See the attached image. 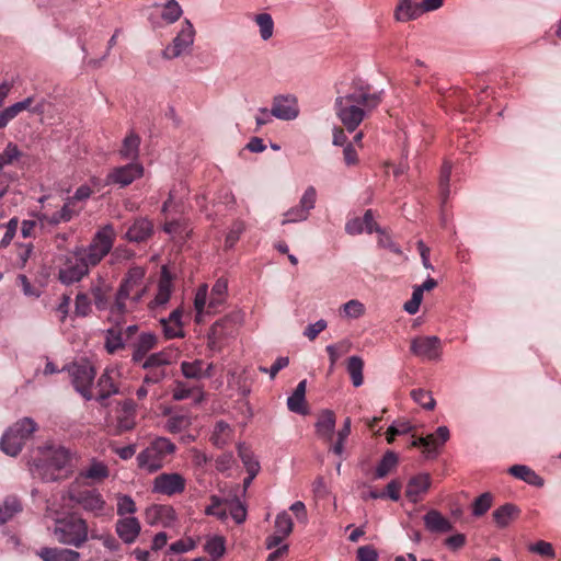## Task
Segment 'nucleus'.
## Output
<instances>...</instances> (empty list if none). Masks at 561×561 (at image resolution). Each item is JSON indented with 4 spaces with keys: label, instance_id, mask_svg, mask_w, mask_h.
<instances>
[{
    "label": "nucleus",
    "instance_id": "1",
    "mask_svg": "<svg viewBox=\"0 0 561 561\" xmlns=\"http://www.w3.org/2000/svg\"><path fill=\"white\" fill-rule=\"evenodd\" d=\"M380 102V92H371L368 87H358L336 98L335 113L345 128L354 131Z\"/></svg>",
    "mask_w": 561,
    "mask_h": 561
},
{
    "label": "nucleus",
    "instance_id": "2",
    "mask_svg": "<svg viewBox=\"0 0 561 561\" xmlns=\"http://www.w3.org/2000/svg\"><path fill=\"white\" fill-rule=\"evenodd\" d=\"M71 451L55 444H46L33 450L28 461L32 474L44 481H57L71 472Z\"/></svg>",
    "mask_w": 561,
    "mask_h": 561
},
{
    "label": "nucleus",
    "instance_id": "3",
    "mask_svg": "<svg viewBox=\"0 0 561 561\" xmlns=\"http://www.w3.org/2000/svg\"><path fill=\"white\" fill-rule=\"evenodd\" d=\"M145 275L146 270L141 266H133L127 271L115 295L112 314L124 316L133 311L142 300L147 294Z\"/></svg>",
    "mask_w": 561,
    "mask_h": 561
},
{
    "label": "nucleus",
    "instance_id": "4",
    "mask_svg": "<svg viewBox=\"0 0 561 561\" xmlns=\"http://www.w3.org/2000/svg\"><path fill=\"white\" fill-rule=\"evenodd\" d=\"M53 535L61 545L80 548L88 541L89 527L85 519L71 514L56 519Z\"/></svg>",
    "mask_w": 561,
    "mask_h": 561
},
{
    "label": "nucleus",
    "instance_id": "5",
    "mask_svg": "<svg viewBox=\"0 0 561 561\" xmlns=\"http://www.w3.org/2000/svg\"><path fill=\"white\" fill-rule=\"evenodd\" d=\"M116 232L112 224L100 227L87 247H77L76 253L84 256L93 267L96 266L112 250Z\"/></svg>",
    "mask_w": 561,
    "mask_h": 561
},
{
    "label": "nucleus",
    "instance_id": "6",
    "mask_svg": "<svg viewBox=\"0 0 561 561\" xmlns=\"http://www.w3.org/2000/svg\"><path fill=\"white\" fill-rule=\"evenodd\" d=\"M175 449L169 438L157 437L137 455V466L148 473H154L163 467L165 458L173 455Z\"/></svg>",
    "mask_w": 561,
    "mask_h": 561
},
{
    "label": "nucleus",
    "instance_id": "7",
    "mask_svg": "<svg viewBox=\"0 0 561 561\" xmlns=\"http://www.w3.org/2000/svg\"><path fill=\"white\" fill-rule=\"evenodd\" d=\"M36 430L37 424L33 419L23 417L19 420L2 435L0 440L1 450L11 457H15Z\"/></svg>",
    "mask_w": 561,
    "mask_h": 561
},
{
    "label": "nucleus",
    "instance_id": "8",
    "mask_svg": "<svg viewBox=\"0 0 561 561\" xmlns=\"http://www.w3.org/2000/svg\"><path fill=\"white\" fill-rule=\"evenodd\" d=\"M68 497L72 503L95 517H100L105 514L106 502L102 494L95 489L80 491L71 488L68 491Z\"/></svg>",
    "mask_w": 561,
    "mask_h": 561
},
{
    "label": "nucleus",
    "instance_id": "9",
    "mask_svg": "<svg viewBox=\"0 0 561 561\" xmlns=\"http://www.w3.org/2000/svg\"><path fill=\"white\" fill-rule=\"evenodd\" d=\"M91 267L93 266L87 262L83 255L76 253L75 248L59 268L58 278L65 285H72L87 276Z\"/></svg>",
    "mask_w": 561,
    "mask_h": 561
},
{
    "label": "nucleus",
    "instance_id": "10",
    "mask_svg": "<svg viewBox=\"0 0 561 561\" xmlns=\"http://www.w3.org/2000/svg\"><path fill=\"white\" fill-rule=\"evenodd\" d=\"M194 39L195 28L188 20H185L172 43L162 50V57L171 60L190 53L194 44Z\"/></svg>",
    "mask_w": 561,
    "mask_h": 561
},
{
    "label": "nucleus",
    "instance_id": "11",
    "mask_svg": "<svg viewBox=\"0 0 561 561\" xmlns=\"http://www.w3.org/2000/svg\"><path fill=\"white\" fill-rule=\"evenodd\" d=\"M76 390L85 399L93 398L91 387L95 378V369L90 363L75 364L69 368Z\"/></svg>",
    "mask_w": 561,
    "mask_h": 561
},
{
    "label": "nucleus",
    "instance_id": "12",
    "mask_svg": "<svg viewBox=\"0 0 561 561\" xmlns=\"http://www.w3.org/2000/svg\"><path fill=\"white\" fill-rule=\"evenodd\" d=\"M185 478L176 472L161 473L152 481V493L172 496L180 494L185 490Z\"/></svg>",
    "mask_w": 561,
    "mask_h": 561
},
{
    "label": "nucleus",
    "instance_id": "13",
    "mask_svg": "<svg viewBox=\"0 0 561 561\" xmlns=\"http://www.w3.org/2000/svg\"><path fill=\"white\" fill-rule=\"evenodd\" d=\"M145 169L140 162H131L111 170V172L106 175V183L116 184L119 187H126L134 181L142 178Z\"/></svg>",
    "mask_w": 561,
    "mask_h": 561
},
{
    "label": "nucleus",
    "instance_id": "14",
    "mask_svg": "<svg viewBox=\"0 0 561 561\" xmlns=\"http://www.w3.org/2000/svg\"><path fill=\"white\" fill-rule=\"evenodd\" d=\"M145 520L150 526L173 527L178 515L171 505L152 504L145 511Z\"/></svg>",
    "mask_w": 561,
    "mask_h": 561
},
{
    "label": "nucleus",
    "instance_id": "15",
    "mask_svg": "<svg viewBox=\"0 0 561 561\" xmlns=\"http://www.w3.org/2000/svg\"><path fill=\"white\" fill-rule=\"evenodd\" d=\"M411 352L426 360H437L440 358L442 346L437 336H420L411 341Z\"/></svg>",
    "mask_w": 561,
    "mask_h": 561
},
{
    "label": "nucleus",
    "instance_id": "16",
    "mask_svg": "<svg viewBox=\"0 0 561 561\" xmlns=\"http://www.w3.org/2000/svg\"><path fill=\"white\" fill-rule=\"evenodd\" d=\"M272 115L282 121H293L299 115L298 100L293 94H280L273 99Z\"/></svg>",
    "mask_w": 561,
    "mask_h": 561
},
{
    "label": "nucleus",
    "instance_id": "17",
    "mask_svg": "<svg viewBox=\"0 0 561 561\" xmlns=\"http://www.w3.org/2000/svg\"><path fill=\"white\" fill-rule=\"evenodd\" d=\"M108 426H113V433L116 435L134 430L136 426V407L134 402L126 400L119 403L116 409L115 423L108 424Z\"/></svg>",
    "mask_w": 561,
    "mask_h": 561
},
{
    "label": "nucleus",
    "instance_id": "18",
    "mask_svg": "<svg viewBox=\"0 0 561 561\" xmlns=\"http://www.w3.org/2000/svg\"><path fill=\"white\" fill-rule=\"evenodd\" d=\"M431 484L432 479L428 473H419L408 481L405 496L411 503H417L427 493Z\"/></svg>",
    "mask_w": 561,
    "mask_h": 561
},
{
    "label": "nucleus",
    "instance_id": "19",
    "mask_svg": "<svg viewBox=\"0 0 561 561\" xmlns=\"http://www.w3.org/2000/svg\"><path fill=\"white\" fill-rule=\"evenodd\" d=\"M117 536L127 545L134 543L141 531V525L135 516L121 517L115 525Z\"/></svg>",
    "mask_w": 561,
    "mask_h": 561
},
{
    "label": "nucleus",
    "instance_id": "20",
    "mask_svg": "<svg viewBox=\"0 0 561 561\" xmlns=\"http://www.w3.org/2000/svg\"><path fill=\"white\" fill-rule=\"evenodd\" d=\"M153 232V224L151 220L145 217H140L134 220L128 230L125 233V238L129 242H144L148 240Z\"/></svg>",
    "mask_w": 561,
    "mask_h": 561
},
{
    "label": "nucleus",
    "instance_id": "21",
    "mask_svg": "<svg viewBox=\"0 0 561 561\" xmlns=\"http://www.w3.org/2000/svg\"><path fill=\"white\" fill-rule=\"evenodd\" d=\"M163 334L167 339H176L184 336L182 311L180 309L173 310L168 318L160 320Z\"/></svg>",
    "mask_w": 561,
    "mask_h": 561
},
{
    "label": "nucleus",
    "instance_id": "22",
    "mask_svg": "<svg viewBox=\"0 0 561 561\" xmlns=\"http://www.w3.org/2000/svg\"><path fill=\"white\" fill-rule=\"evenodd\" d=\"M37 556L43 561H79L80 553L76 550L66 549V548H49L44 547L38 552Z\"/></svg>",
    "mask_w": 561,
    "mask_h": 561
},
{
    "label": "nucleus",
    "instance_id": "23",
    "mask_svg": "<svg viewBox=\"0 0 561 561\" xmlns=\"http://www.w3.org/2000/svg\"><path fill=\"white\" fill-rule=\"evenodd\" d=\"M115 374L116 371L114 369H105V371L101 375L98 381V401L103 402L111 396L117 394L119 392L118 386L114 379Z\"/></svg>",
    "mask_w": 561,
    "mask_h": 561
},
{
    "label": "nucleus",
    "instance_id": "24",
    "mask_svg": "<svg viewBox=\"0 0 561 561\" xmlns=\"http://www.w3.org/2000/svg\"><path fill=\"white\" fill-rule=\"evenodd\" d=\"M423 520L425 528L431 533H448L453 529L450 520L436 510L428 511Z\"/></svg>",
    "mask_w": 561,
    "mask_h": 561
},
{
    "label": "nucleus",
    "instance_id": "25",
    "mask_svg": "<svg viewBox=\"0 0 561 561\" xmlns=\"http://www.w3.org/2000/svg\"><path fill=\"white\" fill-rule=\"evenodd\" d=\"M335 428V415L331 410L322 411L316 422L317 435L325 442H331Z\"/></svg>",
    "mask_w": 561,
    "mask_h": 561
},
{
    "label": "nucleus",
    "instance_id": "26",
    "mask_svg": "<svg viewBox=\"0 0 561 561\" xmlns=\"http://www.w3.org/2000/svg\"><path fill=\"white\" fill-rule=\"evenodd\" d=\"M157 343L158 337L156 334L150 332L141 333L137 342L134 344L133 360L135 363H140L147 353L156 347Z\"/></svg>",
    "mask_w": 561,
    "mask_h": 561
},
{
    "label": "nucleus",
    "instance_id": "27",
    "mask_svg": "<svg viewBox=\"0 0 561 561\" xmlns=\"http://www.w3.org/2000/svg\"><path fill=\"white\" fill-rule=\"evenodd\" d=\"M174 358V353L171 350H162L160 352L153 353L149 356H145V358L139 363L144 369H156L161 370L160 368L170 365Z\"/></svg>",
    "mask_w": 561,
    "mask_h": 561
},
{
    "label": "nucleus",
    "instance_id": "28",
    "mask_svg": "<svg viewBox=\"0 0 561 561\" xmlns=\"http://www.w3.org/2000/svg\"><path fill=\"white\" fill-rule=\"evenodd\" d=\"M422 14L420 2H413L412 0H399L394 11V18L399 22L414 20Z\"/></svg>",
    "mask_w": 561,
    "mask_h": 561
},
{
    "label": "nucleus",
    "instance_id": "29",
    "mask_svg": "<svg viewBox=\"0 0 561 561\" xmlns=\"http://www.w3.org/2000/svg\"><path fill=\"white\" fill-rule=\"evenodd\" d=\"M307 380H301L291 396L287 399L288 410L298 414H307L306 405Z\"/></svg>",
    "mask_w": 561,
    "mask_h": 561
},
{
    "label": "nucleus",
    "instance_id": "30",
    "mask_svg": "<svg viewBox=\"0 0 561 561\" xmlns=\"http://www.w3.org/2000/svg\"><path fill=\"white\" fill-rule=\"evenodd\" d=\"M172 283L171 278L167 275V270L163 267L162 276L158 284V291L153 300L149 304L150 309L164 306L171 297Z\"/></svg>",
    "mask_w": 561,
    "mask_h": 561
},
{
    "label": "nucleus",
    "instance_id": "31",
    "mask_svg": "<svg viewBox=\"0 0 561 561\" xmlns=\"http://www.w3.org/2000/svg\"><path fill=\"white\" fill-rule=\"evenodd\" d=\"M228 291L227 280L218 279L210 291L209 301L207 305V313L216 312L217 309L225 302Z\"/></svg>",
    "mask_w": 561,
    "mask_h": 561
},
{
    "label": "nucleus",
    "instance_id": "32",
    "mask_svg": "<svg viewBox=\"0 0 561 561\" xmlns=\"http://www.w3.org/2000/svg\"><path fill=\"white\" fill-rule=\"evenodd\" d=\"M519 510L514 504L507 503L497 507L493 512V518L500 528L507 527L514 519L517 518Z\"/></svg>",
    "mask_w": 561,
    "mask_h": 561
},
{
    "label": "nucleus",
    "instance_id": "33",
    "mask_svg": "<svg viewBox=\"0 0 561 561\" xmlns=\"http://www.w3.org/2000/svg\"><path fill=\"white\" fill-rule=\"evenodd\" d=\"M424 439H427L424 451L427 455H436L438 449L449 439V430L447 426H439L435 434H430Z\"/></svg>",
    "mask_w": 561,
    "mask_h": 561
},
{
    "label": "nucleus",
    "instance_id": "34",
    "mask_svg": "<svg viewBox=\"0 0 561 561\" xmlns=\"http://www.w3.org/2000/svg\"><path fill=\"white\" fill-rule=\"evenodd\" d=\"M233 437V430L231 426L224 422L218 421L214 427V432L210 436V442L218 448H222L228 445Z\"/></svg>",
    "mask_w": 561,
    "mask_h": 561
},
{
    "label": "nucleus",
    "instance_id": "35",
    "mask_svg": "<svg viewBox=\"0 0 561 561\" xmlns=\"http://www.w3.org/2000/svg\"><path fill=\"white\" fill-rule=\"evenodd\" d=\"M22 512L21 501L15 496H8L0 504V525L11 520L15 515Z\"/></svg>",
    "mask_w": 561,
    "mask_h": 561
},
{
    "label": "nucleus",
    "instance_id": "36",
    "mask_svg": "<svg viewBox=\"0 0 561 561\" xmlns=\"http://www.w3.org/2000/svg\"><path fill=\"white\" fill-rule=\"evenodd\" d=\"M366 312L365 305L358 299H351L343 304L339 309V314L345 320H356L362 318Z\"/></svg>",
    "mask_w": 561,
    "mask_h": 561
},
{
    "label": "nucleus",
    "instance_id": "37",
    "mask_svg": "<svg viewBox=\"0 0 561 561\" xmlns=\"http://www.w3.org/2000/svg\"><path fill=\"white\" fill-rule=\"evenodd\" d=\"M510 473L531 485L542 486L543 480L530 468L524 465H515L510 468Z\"/></svg>",
    "mask_w": 561,
    "mask_h": 561
},
{
    "label": "nucleus",
    "instance_id": "38",
    "mask_svg": "<svg viewBox=\"0 0 561 561\" xmlns=\"http://www.w3.org/2000/svg\"><path fill=\"white\" fill-rule=\"evenodd\" d=\"M255 24L259 27L260 37L266 42L274 35V21L270 13H259L253 18Z\"/></svg>",
    "mask_w": 561,
    "mask_h": 561
},
{
    "label": "nucleus",
    "instance_id": "39",
    "mask_svg": "<svg viewBox=\"0 0 561 561\" xmlns=\"http://www.w3.org/2000/svg\"><path fill=\"white\" fill-rule=\"evenodd\" d=\"M238 454L250 474V479H253L260 471V463L255 456L250 448L243 444L238 445Z\"/></svg>",
    "mask_w": 561,
    "mask_h": 561
},
{
    "label": "nucleus",
    "instance_id": "40",
    "mask_svg": "<svg viewBox=\"0 0 561 561\" xmlns=\"http://www.w3.org/2000/svg\"><path fill=\"white\" fill-rule=\"evenodd\" d=\"M110 474L107 466L99 461L96 459H93L89 467L81 473V476L85 479H90L93 481H102L106 479Z\"/></svg>",
    "mask_w": 561,
    "mask_h": 561
},
{
    "label": "nucleus",
    "instance_id": "41",
    "mask_svg": "<svg viewBox=\"0 0 561 561\" xmlns=\"http://www.w3.org/2000/svg\"><path fill=\"white\" fill-rule=\"evenodd\" d=\"M398 465V456L394 451L388 450L382 456L381 460L377 465L375 477L377 479L385 478L390 471H392Z\"/></svg>",
    "mask_w": 561,
    "mask_h": 561
},
{
    "label": "nucleus",
    "instance_id": "42",
    "mask_svg": "<svg viewBox=\"0 0 561 561\" xmlns=\"http://www.w3.org/2000/svg\"><path fill=\"white\" fill-rule=\"evenodd\" d=\"M364 362L359 356H351L347 360V373L350 374L354 387H359L364 382L363 377Z\"/></svg>",
    "mask_w": 561,
    "mask_h": 561
},
{
    "label": "nucleus",
    "instance_id": "43",
    "mask_svg": "<svg viewBox=\"0 0 561 561\" xmlns=\"http://www.w3.org/2000/svg\"><path fill=\"white\" fill-rule=\"evenodd\" d=\"M181 373L187 379L199 380L204 378V362L202 359H195L193 362H182Z\"/></svg>",
    "mask_w": 561,
    "mask_h": 561
},
{
    "label": "nucleus",
    "instance_id": "44",
    "mask_svg": "<svg viewBox=\"0 0 561 561\" xmlns=\"http://www.w3.org/2000/svg\"><path fill=\"white\" fill-rule=\"evenodd\" d=\"M211 504L206 507L205 514L216 516L220 520H226L229 515L228 500H221L217 496H211Z\"/></svg>",
    "mask_w": 561,
    "mask_h": 561
},
{
    "label": "nucleus",
    "instance_id": "45",
    "mask_svg": "<svg viewBox=\"0 0 561 561\" xmlns=\"http://www.w3.org/2000/svg\"><path fill=\"white\" fill-rule=\"evenodd\" d=\"M140 139L137 135L130 134L128 135L124 141L123 146L119 150V154L123 159H135L139 152Z\"/></svg>",
    "mask_w": 561,
    "mask_h": 561
},
{
    "label": "nucleus",
    "instance_id": "46",
    "mask_svg": "<svg viewBox=\"0 0 561 561\" xmlns=\"http://www.w3.org/2000/svg\"><path fill=\"white\" fill-rule=\"evenodd\" d=\"M205 551L214 559L221 558L226 552V540L222 536L209 537L205 543Z\"/></svg>",
    "mask_w": 561,
    "mask_h": 561
},
{
    "label": "nucleus",
    "instance_id": "47",
    "mask_svg": "<svg viewBox=\"0 0 561 561\" xmlns=\"http://www.w3.org/2000/svg\"><path fill=\"white\" fill-rule=\"evenodd\" d=\"M183 11L181 5L175 0H168L162 8L161 18L167 24L176 22Z\"/></svg>",
    "mask_w": 561,
    "mask_h": 561
},
{
    "label": "nucleus",
    "instance_id": "48",
    "mask_svg": "<svg viewBox=\"0 0 561 561\" xmlns=\"http://www.w3.org/2000/svg\"><path fill=\"white\" fill-rule=\"evenodd\" d=\"M21 156L22 152L19 147L13 142H9L0 153V171L5 167L13 164L21 158Z\"/></svg>",
    "mask_w": 561,
    "mask_h": 561
},
{
    "label": "nucleus",
    "instance_id": "49",
    "mask_svg": "<svg viewBox=\"0 0 561 561\" xmlns=\"http://www.w3.org/2000/svg\"><path fill=\"white\" fill-rule=\"evenodd\" d=\"M116 500L118 516L127 517L126 515L133 516L136 513L137 506L130 495L117 494Z\"/></svg>",
    "mask_w": 561,
    "mask_h": 561
},
{
    "label": "nucleus",
    "instance_id": "50",
    "mask_svg": "<svg viewBox=\"0 0 561 561\" xmlns=\"http://www.w3.org/2000/svg\"><path fill=\"white\" fill-rule=\"evenodd\" d=\"M192 424L191 417L186 414H176L169 417L167 421V430L170 433H179L186 430Z\"/></svg>",
    "mask_w": 561,
    "mask_h": 561
},
{
    "label": "nucleus",
    "instance_id": "51",
    "mask_svg": "<svg viewBox=\"0 0 561 561\" xmlns=\"http://www.w3.org/2000/svg\"><path fill=\"white\" fill-rule=\"evenodd\" d=\"M294 523L291 517L286 511H283L276 515L275 518V531L283 536H289L293 531Z\"/></svg>",
    "mask_w": 561,
    "mask_h": 561
},
{
    "label": "nucleus",
    "instance_id": "52",
    "mask_svg": "<svg viewBox=\"0 0 561 561\" xmlns=\"http://www.w3.org/2000/svg\"><path fill=\"white\" fill-rule=\"evenodd\" d=\"M207 293H208L207 285H202L196 291L195 299H194V307L196 310V321L197 322L202 321L203 313L205 311L207 312V309H206Z\"/></svg>",
    "mask_w": 561,
    "mask_h": 561
},
{
    "label": "nucleus",
    "instance_id": "53",
    "mask_svg": "<svg viewBox=\"0 0 561 561\" xmlns=\"http://www.w3.org/2000/svg\"><path fill=\"white\" fill-rule=\"evenodd\" d=\"M413 400L426 410H433L436 405V401L432 393L424 389H414L411 392Z\"/></svg>",
    "mask_w": 561,
    "mask_h": 561
},
{
    "label": "nucleus",
    "instance_id": "54",
    "mask_svg": "<svg viewBox=\"0 0 561 561\" xmlns=\"http://www.w3.org/2000/svg\"><path fill=\"white\" fill-rule=\"evenodd\" d=\"M492 500L493 499L490 493H482L472 504V514L477 517L485 514L492 506Z\"/></svg>",
    "mask_w": 561,
    "mask_h": 561
},
{
    "label": "nucleus",
    "instance_id": "55",
    "mask_svg": "<svg viewBox=\"0 0 561 561\" xmlns=\"http://www.w3.org/2000/svg\"><path fill=\"white\" fill-rule=\"evenodd\" d=\"M308 217L309 215L306 211V208H302L301 206L298 205L296 207L290 208L284 214L282 225L301 222L307 220Z\"/></svg>",
    "mask_w": 561,
    "mask_h": 561
},
{
    "label": "nucleus",
    "instance_id": "56",
    "mask_svg": "<svg viewBox=\"0 0 561 561\" xmlns=\"http://www.w3.org/2000/svg\"><path fill=\"white\" fill-rule=\"evenodd\" d=\"M91 312V300L87 294L79 293L75 299V314L87 317Z\"/></svg>",
    "mask_w": 561,
    "mask_h": 561
},
{
    "label": "nucleus",
    "instance_id": "57",
    "mask_svg": "<svg viewBox=\"0 0 561 561\" xmlns=\"http://www.w3.org/2000/svg\"><path fill=\"white\" fill-rule=\"evenodd\" d=\"M229 515L233 518L237 524H241L247 518V510L240 501H229Z\"/></svg>",
    "mask_w": 561,
    "mask_h": 561
},
{
    "label": "nucleus",
    "instance_id": "58",
    "mask_svg": "<svg viewBox=\"0 0 561 561\" xmlns=\"http://www.w3.org/2000/svg\"><path fill=\"white\" fill-rule=\"evenodd\" d=\"M451 174V165L448 162H445L440 170V176H439V186H440V193L445 198H447L449 194V180Z\"/></svg>",
    "mask_w": 561,
    "mask_h": 561
},
{
    "label": "nucleus",
    "instance_id": "59",
    "mask_svg": "<svg viewBox=\"0 0 561 561\" xmlns=\"http://www.w3.org/2000/svg\"><path fill=\"white\" fill-rule=\"evenodd\" d=\"M194 388L188 387L183 381H176L172 390V397L176 401L188 399L193 396Z\"/></svg>",
    "mask_w": 561,
    "mask_h": 561
},
{
    "label": "nucleus",
    "instance_id": "60",
    "mask_svg": "<svg viewBox=\"0 0 561 561\" xmlns=\"http://www.w3.org/2000/svg\"><path fill=\"white\" fill-rule=\"evenodd\" d=\"M34 99L33 96H28L25 100L21 102H16L10 106H8L5 110L7 114L9 115L10 119L12 121L15 116H18L21 112L26 111L32 105Z\"/></svg>",
    "mask_w": 561,
    "mask_h": 561
},
{
    "label": "nucleus",
    "instance_id": "61",
    "mask_svg": "<svg viewBox=\"0 0 561 561\" xmlns=\"http://www.w3.org/2000/svg\"><path fill=\"white\" fill-rule=\"evenodd\" d=\"M317 199V191L313 186L307 187L304 195L300 198L299 206L306 208V211L309 214L311 209L314 208Z\"/></svg>",
    "mask_w": 561,
    "mask_h": 561
},
{
    "label": "nucleus",
    "instance_id": "62",
    "mask_svg": "<svg viewBox=\"0 0 561 561\" xmlns=\"http://www.w3.org/2000/svg\"><path fill=\"white\" fill-rule=\"evenodd\" d=\"M19 226V220L16 217H13L9 220V222L5 226V233L0 241V247L5 248L10 244L12 239L14 238L16 230Z\"/></svg>",
    "mask_w": 561,
    "mask_h": 561
},
{
    "label": "nucleus",
    "instance_id": "63",
    "mask_svg": "<svg viewBox=\"0 0 561 561\" xmlns=\"http://www.w3.org/2000/svg\"><path fill=\"white\" fill-rule=\"evenodd\" d=\"M327 321L323 319H320L316 321L314 323H310L304 332V335L309 339L310 341H313L322 331L327 329Z\"/></svg>",
    "mask_w": 561,
    "mask_h": 561
},
{
    "label": "nucleus",
    "instance_id": "64",
    "mask_svg": "<svg viewBox=\"0 0 561 561\" xmlns=\"http://www.w3.org/2000/svg\"><path fill=\"white\" fill-rule=\"evenodd\" d=\"M378 551L370 545L362 546L357 549V561H377Z\"/></svg>",
    "mask_w": 561,
    "mask_h": 561
}]
</instances>
